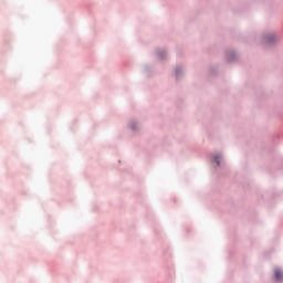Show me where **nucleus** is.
Masks as SVG:
<instances>
[{
	"label": "nucleus",
	"instance_id": "nucleus-1",
	"mask_svg": "<svg viewBox=\"0 0 283 283\" xmlns=\"http://www.w3.org/2000/svg\"><path fill=\"white\" fill-rule=\"evenodd\" d=\"M259 42L268 50H273L280 44V35L275 31H263L259 36Z\"/></svg>",
	"mask_w": 283,
	"mask_h": 283
},
{
	"label": "nucleus",
	"instance_id": "nucleus-2",
	"mask_svg": "<svg viewBox=\"0 0 283 283\" xmlns=\"http://www.w3.org/2000/svg\"><path fill=\"white\" fill-rule=\"evenodd\" d=\"M223 60L226 63L233 64L240 61V51L235 49H228L224 51Z\"/></svg>",
	"mask_w": 283,
	"mask_h": 283
},
{
	"label": "nucleus",
	"instance_id": "nucleus-3",
	"mask_svg": "<svg viewBox=\"0 0 283 283\" xmlns=\"http://www.w3.org/2000/svg\"><path fill=\"white\" fill-rule=\"evenodd\" d=\"M212 163L214 164V167H222V163L224 160V154L222 153H213L211 155Z\"/></svg>",
	"mask_w": 283,
	"mask_h": 283
},
{
	"label": "nucleus",
	"instance_id": "nucleus-4",
	"mask_svg": "<svg viewBox=\"0 0 283 283\" xmlns=\"http://www.w3.org/2000/svg\"><path fill=\"white\" fill-rule=\"evenodd\" d=\"M275 279L280 282L283 280V271L279 268L274 270Z\"/></svg>",
	"mask_w": 283,
	"mask_h": 283
},
{
	"label": "nucleus",
	"instance_id": "nucleus-5",
	"mask_svg": "<svg viewBox=\"0 0 283 283\" xmlns=\"http://www.w3.org/2000/svg\"><path fill=\"white\" fill-rule=\"evenodd\" d=\"M179 74H185V71H182V69H179Z\"/></svg>",
	"mask_w": 283,
	"mask_h": 283
}]
</instances>
